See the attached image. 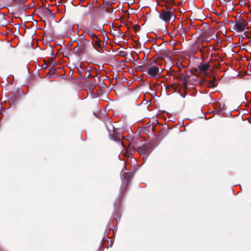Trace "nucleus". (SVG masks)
I'll return each mask as SVG.
<instances>
[{"label": "nucleus", "instance_id": "7ed1b4c3", "mask_svg": "<svg viewBox=\"0 0 251 251\" xmlns=\"http://www.w3.org/2000/svg\"><path fill=\"white\" fill-rule=\"evenodd\" d=\"M161 54L166 62L165 69L167 74L173 75V53L168 49H165L162 50Z\"/></svg>", "mask_w": 251, "mask_h": 251}, {"label": "nucleus", "instance_id": "423d86ee", "mask_svg": "<svg viewBox=\"0 0 251 251\" xmlns=\"http://www.w3.org/2000/svg\"><path fill=\"white\" fill-rule=\"evenodd\" d=\"M184 69V66L181 62L178 61H175L174 59V79H182L183 75L181 73V69Z\"/></svg>", "mask_w": 251, "mask_h": 251}, {"label": "nucleus", "instance_id": "1a4fd4ad", "mask_svg": "<svg viewBox=\"0 0 251 251\" xmlns=\"http://www.w3.org/2000/svg\"><path fill=\"white\" fill-rule=\"evenodd\" d=\"M109 137L114 141L121 142V144L124 146L123 143L121 141L122 140L124 139L123 136L120 134L117 133L116 131L114 129L113 130V134H109Z\"/></svg>", "mask_w": 251, "mask_h": 251}, {"label": "nucleus", "instance_id": "4be33fe9", "mask_svg": "<svg viewBox=\"0 0 251 251\" xmlns=\"http://www.w3.org/2000/svg\"><path fill=\"white\" fill-rule=\"evenodd\" d=\"M88 83L89 84V85L90 87H95V84L92 83H91L90 82H88Z\"/></svg>", "mask_w": 251, "mask_h": 251}, {"label": "nucleus", "instance_id": "6e6552de", "mask_svg": "<svg viewBox=\"0 0 251 251\" xmlns=\"http://www.w3.org/2000/svg\"><path fill=\"white\" fill-rule=\"evenodd\" d=\"M172 75L167 74L165 75V81L164 82L165 89L166 92H170L173 88V83L172 82L171 76Z\"/></svg>", "mask_w": 251, "mask_h": 251}, {"label": "nucleus", "instance_id": "bb28decb", "mask_svg": "<svg viewBox=\"0 0 251 251\" xmlns=\"http://www.w3.org/2000/svg\"><path fill=\"white\" fill-rule=\"evenodd\" d=\"M18 34H20V32H17V34L15 35V36L17 37Z\"/></svg>", "mask_w": 251, "mask_h": 251}, {"label": "nucleus", "instance_id": "5701e85b", "mask_svg": "<svg viewBox=\"0 0 251 251\" xmlns=\"http://www.w3.org/2000/svg\"><path fill=\"white\" fill-rule=\"evenodd\" d=\"M167 116L169 118H171L172 116V114L171 113H169L168 112L167 113Z\"/></svg>", "mask_w": 251, "mask_h": 251}, {"label": "nucleus", "instance_id": "cd10ccee", "mask_svg": "<svg viewBox=\"0 0 251 251\" xmlns=\"http://www.w3.org/2000/svg\"><path fill=\"white\" fill-rule=\"evenodd\" d=\"M55 70V69L54 67H52V68H51V69L50 70V71H54Z\"/></svg>", "mask_w": 251, "mask_h": 251}, {"label": "nucleus", "instance_id": "f704fd0d", "mask_svg": "<svg viewBox=\"0 0 251 251\" xmlns=\"http://www.w3.org/2000/svg\"><path fill=\"white\" fill-rule=\"evenodd\" d=\"M250 40H251V39Z\"/></svg>", "mask_w": 251, "mask_h": 251}, {"label": "nucleus", "instance_id": "2eb2a0df", "mask_svg": "<svg viewBox=\"0 0 251 251\" xmlns=\"http://www.w3.org/2000/svg\"><path fill=\"white\" fill-rule=\"evenodd\" d=\"M248 33L249 32H244L243 35H240L239 42H242L243 39H244V38H248L249 39H251V36L247 35V33Z\"/></svg>", "mask_w": 251, "mask_h": 251}, {"label": "nucleus", "instance_id": "393cba45", "mask_svg": "<svg viewBox=\"0 0 251 251\" xmlns=\"http://www.w3.org/2000/svg\"><path fill=\"white\" fill-rule=\"evenodd\" d=\"M49 32H44V36H47V33H48Z\"/></svg>", "mask_w": 251, "mask_h": 251}, {"label": "nucleus", "instance_id": "f03ea898", "mask_svg": "<svg viewBox=\"0 0 251 251\" xmlns=\"http://www.w3.org/2000/svg\"><path fill=\"white\" fill-rule=\"evenodd\" d=\"M89 42L87 39L84 40L78 43L77 46L74 48L73 51L79 57H81L84 55L89 53Z\"/></svg>", "mask_w": 251, "mask_h": 251}, {"label": "nucleus", "instance_id": "dca6fc26", "mask_svg": "<svg viewBox=\"0 0 251 251\" xmlns=\"http://www.w3.org/2000/svg\"><path fill=\"white\" fill-rule=\"evenodd\" d=\"M9 96L12 102L18 99V96L15 94H10Z\"/></svg>", "mask_w": 251, "mask_h": 251}, {"label": "nucleus", "instance_id": "a878e982", "mask_svg": "<svg viewBox=\"0 0 251 251\" xmlns=\"http://www.w3.org/2000/svg\"><path fill=\"white\" fill-rule=\"evenodd\" d=\"M151 130H152V131L153 132H154V131H155V128H154V127L153 126H152V127H151Z\"/></svg>", "mask_w": 251, "mask_h": 251}, {"label": "nucleus", "instance_id": "20e7f679", "mask_svg": "<svg viewBox=\"0 0 251 251\" xmlns=\"http://www.w3.org/2000/svg\"><path fill=\"white\" fill-rule=\"evenodd\" d=\"M159 63V60L157 59H150L148 61L149 65L147 70V73L152 77H156L159 74V69L157 65Z\"/></svg>", "mask_w": 251, "mask_h": 251}, {"label": "nucleus", "instance_id": "c85d7f7f", "mask_svg": "<svg viewBox=\"0 0 251 251\" xmlns=\"http://www.w3.org/2000/svg\"><path fill=\"white\" fill-rule=\"evenodd\" d=\"M173 32H171L170 33L169 32H167V33H168L170 35L171 37H172V35H171V34Z\"/></svg>", "mask_w": 251, "mask_h": 251}, {"label": "nucleus", "instance_id": "aec40b11", "mask_svg": "<svg viewBox=\"0 0 251 251\" xmlns=\"http://www.w3.org/2000/svg\"><path fill=\"white\" fill-rule=\"evenodd\" d=\"M2 33V35H4V36H8L9 34H12L13 32H1Z\"/></svg>", "mask_w": 251, "mask_h": 251}, {"label": "nucleus", "instance_id": "f8f14e48", "mask_svg": "<svg viewBox=\"0 0 251 251\" xmlns=\"http://www.w3.org/2000/svg\"><path fill=\"white\" fill-rule=\"evenodd\" d=\"M205 84L209 88H214L216 85L215 77H213L212 79L210 80H206L204 79Z\"/></svg>", "mask_w": 251, "mask_h": 251}, {"label": "nucleus", "instance_id": "72a5a7b5", "mask_svg": "<svg viewBox=\"0 0 251 251\" xmlns=\"http://www.w3.org/2000/svg\"><path fill=\"white\" fill-rule=\"evenodd\" d=\"M173 50H175V48H174V47Z\"/></svg>", "mask_w": 251, "mask_h": 251}, {"label": "nucleus", "instance_id": "4468645a", "mask_svg": "<svg viewBox=\"0 0 251 251\" xmlns=\"http://www.w3.org/2000/svg\"><path fill=\"white\" fill-rule=\"evenodd\" d=\"M148 147L145 145L139 147L138 151L140 154H146L147 152Z\"/></svg>", "mask_w": 251, "mask_h": 251}, {"label": "nucleus", "instance_id": "6ab92c4d", "mask_svg": "<svg viewBox=\"0 0 251 251\" xmlns=\"http://www.w3.org/2000/svg\"><path fill=\"white\" fill-rule=\"evenodd\" d=\"M226 40L229 42H232L233 40V37L232 36H226Z\"/></svg>", "mask_w": 251, "mask_h": 251}, {"label": "nucleus", "instance_id": "412c9836", "mask_svg": "<svg viewBox=\"0 0 251 251\" xmlns=\"http://www.w3.org/2000/svg\"><path fill=\"white\" fill-rule=\"evenodd\" d=\"M95 30H96L98 31H102L104 30L103 26L100 27V29H95Z\"/></svg>", "mask_w": 251, "mask_h": 251}, {"label": "nucleus", "instance_id": "9b49d317", "mask_svg": "<svg viewBox=\"0 0 251 251\" xmlns=\"http://www.w3.org/2000/svg\"><path fill=\"white\" fill-rule=\"evenodd\" d=\"M159 127H161V128H160L159 130L160 136L164 137L170 132V128L168 125L165 124L162 126H159Z\"/></svg>", "mask_w": 251, "mask_h": 251}, {"label": "nucleus", "instance_id": "ddd939ff", "mask_svg": "<svg viewBox=\"0 0 251 251\" xmlns=\"http://www.w3.org/2000/svg\"><path fill=\"white\" fill-rule=\"evenodd\" d=\"M210 68V64L208 62L201 65L199 69L201 72L204 73Z\"/></svg>", "mask_w": 251, "mask_h": 251}, {"label": "nucleus", "instance_id": "39448f33", "mask_svg": "<svg viewBox=\"0 0 251 251\" xmlns=\"http://www.w3.org/2000/svg\"><path fill=\"white\" fill-rule=\"evenodd\" d=\"M87 33L91 37V44L93 48L97 50V48L103 50L104 48V43L101 40L100 38L96 35L94 32H83V34Z\"/></svg>", "mask_w": 251, "mask_h": 251}, {"label": "nucleus", "instance_id": "0eeeda50", "mask_svg": "<svg viewBox=\"0 0 251 251\" xmlns=\"http://www.w3.org/2000/svg\"><path fill=\"white\" fill-rule=\"evenodd\" d=\"M121 178L122 179V184L121 187V189L122 193H124L125 192V189L128 186L129 180L131 178L130 173L127 172L122 173Z\"/></svg>", "mask_w": 251, "mask_h": 251}, {"label": "nucleus", "instance_id": "c756f323", "mask_svg": "<svg viewBox=\"0 0 251 251\" xmlns=\"http://www.w3.org/2000/svg\"><path fill=\"white\" fill-rule=\"evenodd\" d=\"M173 90H174V92L175 91V90H176V88H175V86L174 85V88H173Z\"/></svg>", "mask_w": 251, "mask_h": 251}, {"label": "nucleus", "instance_id": "7c9ffc66", "mask_svg": "<svg viewBox=\"0 0 251 251\" xmlns=\"http://www.w3.org/2000/svg\"><path fill=\"white\" fill-rule=\"evenodd\" d=\"M227 33V32H225V34H223V35H224L226 36V34Z\"/></svg>", "mask_w": 251, "mask_h": 251}, {"label": "nucleus", "instance_id": "f3484780", "mask_svg": "<svg viewBox=\"0 0 251 251\" xmlns=\"http://www.w3.org/2000/svg\"><path fill=\"white\" fill-rule=\"evenodd\" d=\"M119 55L122 57H126L127 55V52L125 51L121 50L119 51Z\"/></svg>", "mask_w": 251, "mask_h": 251}, {"label": "nucleus", "instance_id": "b1692460", "mask_svg": "<svg viewBox=\"0 0 251 251\" xmlns=\"http://www.w3.org/2000/svg\"><path fill=\"white\" fill-rule=\"evenodd\" d=\"M79 36H80V38L81 40H83L82 41H83L84 40V37L83 36V35H80Z\"/></svg>", "mask_w": 251, "mask_h": 251}, {"label": "nucleus", "instance_id": "2f4dec72", "mask_svg": "<svg viewBox=\"0 0 251 251\" xmlns=\"http://www.w3.org/2000/svg\"><path fill=\"white\" fill-rule=\"evenodd\" d=\"M219 33L218 32H217V34H216V36L217 37L218 36V34Z\"/></svg>", "mask_w": 251, "mask_h": 251}, {"label": "nucleus", "instance_id": "a211bd4d", "mask_svg": "<svg viewBox=\"0 0 251 251\" xmlns=\"http://www.w3.org/2000/svg\"><path fill=\"white\" fill-rule=\"evenodd\" d=\"M133 29L135 31H138L140 30V26L137 25H133Z\"/></svg>", "mask_w": 251, "mask_h": 251}, {"label": "nucleus", "instance_id": "473e14b6", "mask_svg": "<svg viewBox=\"0 0 251 251\" xmlns=\"http://www.w3.org/2000/svg\"><path fill=\"white\" fill-rule=\"evenodd\" d=\"M74 33H75V34H76V33H78V32H74Z\"/></svg>", "mask_w": 251, "mask_h": 251}, {"label": "nucleus", "instance_id": "f257e3e1", "mask_svg": "<svg viewBox=\"0 0 251 251\" xmlns=\"http://www.w3.org/2000/svg\"><path fill=\"white\" fill-rule=\"evenodd\" d=\"M166 8L162 9L159 14V17L166 23L169 22L172 15L173 0H164Z\"/></svg>", "mask_w": 251, "mask_h": 251}, {"label": "nucleus", "instance_id": "9d476101", "mask_svg": "<svg viewBox=\"0 0 251 251\" xmlns=\"http://www.w3.org/2000/svg\"><path fill=\"white\" fill-rule=\"evenodd\" d=\"M235 25L236 29L238 30L244 31L247 28L246 27V22L245 20H241L237 21L235 23Z\"/></svg>", "mask_w": 251, "mask_h": 251}]
</instances>
